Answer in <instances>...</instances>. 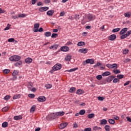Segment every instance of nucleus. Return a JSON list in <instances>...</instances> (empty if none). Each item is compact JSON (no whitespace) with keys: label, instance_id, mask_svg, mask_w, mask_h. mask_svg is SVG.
<instances>
[{"label":"nucleus","instance_id":"nucleus-11","mask_svg":"<svg viewBox=\"0 0 131 131\" xmlns=\"http://www.w3.org/2000/svg\"><path fill=\"white\" fill-rule=\"evenodd\" d=\"M50 8L48 7H40L39 9V12H46V11H48Z\"/></svg>","mask_w":131,"mask_h":131},{"label":"nucleus","instance_id":"nucleus-26","mask_svg":"<svg viewBox=\"0 0 131 131\" xmlns=\"http://www.w3.org/2000/svg\"><path fill=\"white\" fill-rule=\"evenodd\" d=\"M21 65H22V61L21 60L18 61L15 64L16 67H19V66H21Z\"/></svg>","mask_w":131,"mask_h":131},{"label":"nucleus","instance_id":"nucleus-63","mask_svg":"<svg viewBox=\"0 0 131 131\" xmlns=\"http://www.w3.org/2000/svg\"><path fill=\"white\" fill-rule=\"evenodd\" d=\"M4 13H6V10H3L2 8H0V14H3Z\"/></svg>","mask_w":131,"mask_h":131},{"label":"nucleus","instance_id":"nucleus-50","mask_svg":"<svg viewBox=\"0 0 131 131\" xmlns=\"http://www.w3.org/2000/svg\"><path fill=\"white\" fill-rule=\"evenodd\" d=\"M119 30H120V28L114 29L112 30V32H118V31H119Z\"/></svg>","mask_w":131,"mask_h":131},{"label":"nucleus","instance_id":"nucleus-13","mask_svg":"<svg viewBox=\"0 0 131 131\" xmlns=\"http://www.w3.org/2000/svg\"><path fill=\"white\" fill-rule=\"evenodd\" d=\"M114 78H115V76H110L107 78L106 80L107 82H111Z\"/></svg>","mask_w":131,"mask_h":131},{"label":"nucleus","instance_id":"nucleus-4","mask_svg":"<svg viewBox=\"0 0 131 131\" xmlns=\"http://www.w3.org/2000/svg\"><path fill=\"white\" fill-rule=\"evenodd\" d=\"M106 67L107 68H109L110 69H117V63H114L113 64H111L110 63H107L106 64Z\"/></svg>","mask_w":131,"mask_h":131},{"label":"nucleus","instance_id":"nucleus-5","mask_svg":"<svg viewBox=\"0 0 131 131\" xmlns=\"http://www.w3.org/2000/svg\"><path fill=\"white\" fill-rule=\"evenodd\" d=\"M62 68V64L60 63L56 64L53 68L52 69L54 71H57V70H60Z\"/></svg>","mask_w":131,"mask_h":131},{"label":"nucleus","instance_id":"nucleus-15","mask_svg":"<svg viewBox=\"0 0 131 131\" xmlns=\"http://www.w3.org/2000/svg\"><path fill=\"white\" fill-rule=\"evenodd\" d=\"M60 50L62 52H68V51H69V47L67 46H63L61 47Z\"/></svg>","mask_w":131,"mask_h":131},{"label":"nucleus","instance_id":"nucleus-44","mask_svg":"<svg viewBox=\"0 0 131 131\" xmlns=\"http://www.w3.org/2000/svg\"><path fill=\"white\" fill-rule=\"evenodd\" d=\"M117 78H119V79H122L123 77H124V75H118L117 76Z\"/></svg>","mask_w":131,"mask_h":131},{"label":"nucleus","instance_id":"nucleus-56","mask_svg":"<svg viewBox=\"0 0 131 131\" xmlns=\"http://www.w3.org/2000/svg\"><path fill=\"white\" fill-rule=\"evenodd\" d=\"M75 19H76V20H79V14H76L75 15Z\"/></svg>","mask_w":131,"mask_h":131},{"label":"nucleus","instance_id":"nucleus-38","mask_svg":"<svg viewBox=\"0 0 131 131\" xmlns=\"http://www.w3.org/2000/svg\"><path fill=\"white\" fill-rule=\"evenodd\" d=\"M104 129H105V131H110V126L108 125H106L104 126Z\"/></svg>","mask_w":131,"mask_h":131},{"label":"nucleus","instance_id":"nucleus-37","mask_svg":"<svg viewBox=\"0 0 131 131\" xmlns=\"http://www.w3.org/2000/svg\"><path fill=\"white\" fill-rule=\"evenodd\" d=\"M79 114L80 115H84V114H85V110H80L79 112Z\"/></svg>","mask_w":131,"mask_h":131},{"label":"nucleus","instance_id":"nucleus-55","mask_svg":"<svg viewBox=\"0 0 131 131\" xmlns=\"http://www.w3.org/2000/svg\"><path fill=\"white\" fill-rule=\"evenodd\" d=\"M75 70H77V68L71 69L70 70L67 71H68V72H73V71H75Z\"/></svg>","mask_w":131,"mask_h":131},{"label":"nucleus","instance_id":"nucleus-49","mask_svg":"<svg viewBox=\"0 0 131 131\" xmlns=\"http://www.w3.org/2000/svg\"><path fill=\"white\" fill-rule=\"evenodd\" d=\"M24 17H26V15H25V14H18V18H24Z\"/></svg>","mask_w":131,"mask_h":131},{"label":"nucleus","instance_id":"nucleus-8","mask_svg":"<svg viewBox=\"0 0 131 131\" xmlns=\"http://www.w3.org/2000/svg\"><path fill=\"white\" fill-rule=\"evenodd\" d=\"M48 117H50L52 119H56V118H58V115H57V113L51 114L48 115Z\"/></svg>","mask_w":131,"mask_h":131},{"label":"nucleus","instance_id":"nucleus-32","mask_svg":"<svg viewBox=\"0 0 131 131\" xmlns=\"http://www.w3.org/2000/svg\"><path fill=\"white\" fill-rule=\"evenodd\" d=\"M99 66H102V63L97 62V63L93 66V67L94 68H97V67H99Z\"/></svg>","mask_w":131,"mask_h":131},{"label":"nucleus","instance_id":"nucleus-19","mask_svg":"<svg viewBox=\"0 0 131 131\" xmlns=\"http://www.w3.org/2000/svg\"><path fill=\"white\" fill-rule=\"evenodd\" d=\"M100 124L101 125L107 124V120L105 119L100 120Z\"/></svg>","mask_w":131,"mask_h":131},{"label":"nucleus","instance_id":"nucleus-54","mask_svg":"<svg viewBox=\"0 0 131 131\" xmlns=\"http://www.w3.org/2000/svg\"><path fill=\"white\" fill-rule=\"evenodd\" d=\"M126 37H127L126 34L122 35L120 36L121 39H124V38H126Z\"/></svg>","mask_w":131,"mask_h":131},{"label":"nucleus","instance_id":"nucleus-39","mask_svg":"<svg viewBox=\"0 0 131 131\" xmlns=\"http://www.w3.org/2000/svg\"><path fill=\"white\" fill-rule=\"evenodd\" d=\"M35 108H36V106L33 105L32 107L31 108L30 112H34V111H35Z\"/></svg>","mask_w":131,"mask_h":131},{"label":"nucleus","instance_id":"nucleus-20","mask_svg":"<svg viewBox=\"0 0 131 131\" xmlns=\"http://www.w3.org/2000/svg\"><path fill=\"white\" fill-rule=\"evenodd\" d=\"M77 46H78V47H83V46H85V42L83 41H79L78 42Z\"/></svg>","mask_w":131,"mask_h":131},{"label":"nucleus","instance_id":"nucleus-2","mask_svg":"<svg viewBox=\"0 0 131 131\" xmlns=\"http://www.w3.org/2000/svg\"><path fill=\"white\" fill-rule=\"evenodd\" d=\"M9 60L11 62H17V61H20L21 60V57L17 55L12 56L9 58Z\"/></svg>","mask_w":131,"mask_h":131},{"label":"nucleus","instance_id":"nucleus-48","mask_svg":"<svg viewBox=\"0 0 131 131\" xmlns=\"http://www.w3.org/2000/svg\"><path fill=\"white\" fill-rule=\"evenodd\" d=\"M96 78L97 79H98V80H101V79L102 78H103V76H102V75H98L96 76Z\"/></svg>","mask_w":131,"mask_h":131},{"label":"nucleus","instance_id":"nucleus-6","mask_svg":"<svg viewBox=\"0 0 131 131\" xmlns=\"http://www.w3.org/2000/svg\"><path fill=\"white\" fill-rule=\"evenodd\" d=\"M28 89L31 91V92H36V89L35 88H33V83L30 82L29 83L28 85Z\"/></svg>","mask_w":131,"mask_h":131},{"label":"nucleus","instance_id":"nucleus-9","mask_svg":"<svg viewBox=\"0 0 131 131\" xmlns=\"http://www.w3.org/2000/svg\"><path fill=\"white\" fill-rule=\"evenodd\" d=\"M47 98L45 96H40L37 98V101L40 102H45Z\"/></svg>","mask_w":131,"mask_h":131},{"label":"nucleus","instance_id":"nucleus-57","mask_svg":"<svg viewBox=\"0 0 131 131\" xmlns=\"http://www.w3.org/2000/svg\"><path fill=\"white\" fill-rule=\"evenodd\" d=\"M125 34H126V36L127 37V36H129V35H130V34H131V31L130 30V31L127 32V33Z\"/></svg>","mask_w":131,"mask_h":131},{"label":"nucleus","instance_id":"nucleus-36","mask_svg":"<svg viewBox=\"0 0 131 131\" xmlns=\"http://www.w3.org/2000/svg\"><path fill=\"white\" fill-rule=\"evenodd\" d=\"M10 70L9 69H5L4 70L3 72L4 74H8L10 72Z\"/></svg>","mask_w":131,"mask_h":131},{"label":"nucleus","instance_id":"nucleus-47","mask_svg":"<svg viewBox=\"0 0 131 131\" xmlns=\"http://www.w3.org/2000/svg\"><path fill=\"white\" fill-rule=\"evenodd\" d=\"M28 97H29V98H32V99H33L35 97V95H34L33 94H29L28 95Z\"/></svg>","mask_w":131,"mask_h":131},{"label":"nucleus","instance_id":"nucleus-60","mask_svg":"<svg viewBox=\"0 0 131 131\" xmlns=\"http://www.w3.org/2000/svg\"><path fill=\"white\" fill-rule=\"evenodd\" d=\"M99 101H104V97L99 96L98 97Z\"/></svg>","mask_w":131,"mask_h":131},{"label":"nucleus","instance_id":"nucleus-61","mask_svg":"<svg viewBox=\"0 0 131 131\" xmlns=\"http://www.w3.org/2000/svg\"><path fill=\"white\" fill-rule=\"evenodd\" d=\"M84 131H92V128L91 127L86 128L84 129Z\"/></svg>","mask_w":131,"mask_h":131},{"label":"nucleus","instance_id":"nucleus-27","mask_svg":"<svg viewBox=\"0 0 131 131\" xmlns=\"http://www.w3.org/2000/svg\"><path fill=\"white\" fill-rule=\"evenodd\" d=\"M57 116H63L65 114L64 112H58L56 113Z\"/></svg>","mask_w":131,"mask_h":131},{"label":"nucleus","instance_id":"nucleus-33","mask_svg":"<svg viewBox=\"0 0 131 131\" xmlns=\"http://www.w3.org/2000/svg\"><path fill=\"white\" fill-rule=\"evenodd\" d=\"M8 122H4L2 123V127L4 128L8 127Z\"/></svg>","mask_w":131,"mask_h":131},{"label":"nucleus","instance_id":"nucleus-52","mask_svg":"<svg viewBox=\"0 0 131 131\" xmlns=\"http://www.w3.org/2000/svg\"><path fill=\"white\" fill-rule=\"evenodd\" d=\"M10 27H11V25H10V24H8L7 25V27H6L5 29L4 30H9V29H10Z\"/></svg>","mask_w":131,"mask_h":131},{"label":"nucleus","instance_id":"nucleus-40","mask_svg":"<svg viewBox=\"0 0 131 131\" xmlns=\"http://www.w3.org/2000/svg\"><path fill=\"white\" fill-rule=\"evenodd\" d=\"M88 118L91 119L93 118V117H95V114H90L88 115Z\"/></svg>","mask_w":131,"mask_h":131},{"label":"nucleus","instance_id":"nucleus-3","mask_svg":"<svg viewBox=\"0 0 131 131\" xmlns=\"http://www.w3.org/2000/svg\"><path fill=\"white\" fill-rule=\"evenodd\" d=\"M82 64L84 66L86 65V64H95V60H94V59H88L83 61Z\"/></svg>","mask_w":131,"mask_h":131},{"label":"nucleus","instance_id":"nucleus-58","mask_svg":"<svg viewBox=\"0 0 131 131\" xmlns=\"http://www.w3.org/2000/svg\"><path fill=\"white\" fill-rule=\"evenodd\" d=\"M11 17L14 20L16 19H18L19 18V16H18L17 15H12Z\"/></svg>","mask_w":131,"mask_h":131},{"label":"nucleus","instance_id":"nucleus-10","mask_svg":"<svg viewBox=\"0 0 131 131\" xmlns=\"http://www.w3.org/2000/svg\"><path fill=\"white\" fill-rule=\"evenodd\" d=\"M67 125H68V123L67 122L61 123L59 125V128L60 129H63V128H65Z\"/></svg>","mask_w":131,"mask_h":131},{"label":"nucleus","instance_id":"nucleus-30","mask_svg":"<svg viewBox=\"0 0 131 131\" xmlns=\"http://www.w3.org/2000/svg\"><path fill=\"white\" fill-rule=\"evenodd\" d=\"M22 119V116H16L14 117V119L15 120H19L20 119Z\"/></svg>","mask_w":131,"mask_h":131},{"label":"nucleus","instance_id":"nucleus-16","mask_svg":"<svg viewBox=\"0 0 131 131\" xmlns=\"http://www.w3.org/2000/svg\"><path fill=\"white\" fill-rule=\"evenodd\" d=\"M127 31V28H125L122 29L120 32V35H122V34H124Z\"/></svg>","mask_w":131,"mask_h":131},{"label":"nucleus","instance_id":"nucleus-31","mask_svg":"<svg viewBox=\"0 0 131 131\" xmlns=\"http://www.w3.org/2000/svg\"><path fill=\"white\" fill-rule=\"evenodd\" d=\"M93 130L97 131V130H100V129H102V128L95 126L93 127Z\"/></svg>","mask_w":131,"mask_h":131},{"label":"nucleus","instance_id":"nucleus-53","mask_svg":"<svg viewBox=\"0 0 131 131\" xmlns=\"http://www.w3.org/2000/svg\"><path fill=\"white\" fill-rule=\"evenodd\" d=\"M114 73H115V74H118L120 73V70H114Z\"/></svg>","mask_w":131,"mask_h":131},{"label":"nucleus","instance_id":"nucleus-59","mask_svg":"<svg viewBox=\"0 0 131 131\" xmlns=\"http://www.w3.org/2000/svg\"><path fill=\"white\" fill-rule=\"evenodd\" d=\"M14 41V39L13 38H9L8 40V41L9 42H13V41Z\"/></svg>","mask_w":131,"mask_h":131},{"label":"nucleus","instance_id":"nucleus-17","mask_svg":"<svg viewBox=\"0 0 131 131\" xmlns=\"http://www.w3.org/2000/svg\"><path fill=\"white\" fill-rule=\"evenodd\" d=\"M54 11L53 10H49L47 12L48 16H53L54 15Z\"/></svg>","mask_w":131,"mask_h":131},{"label":"nucleus","instance_id":"nucleus-24","mask_svg":"<svg viewBox=\"0 0 131 131\" xmlns=\"http://www.w3.org/2000/svg\"><path fill=\"white\" fill-rule=\"evenodd\" d=\"M124 16H125V17L126 18H130V16H131V13L130 12H126V13H125L124 14Z\"/></svg>","mask_w":131,"mask_h":131},{"label":"nucleus","instance_id":"nucleus-51","mask_svg":"<svg viewBox=\"0 0 131 131\" xmlns=\"http://www.w3.org/2000/svg\"><path fill=\"white\" fill-rule=\"evenodd\" d=\"M45 88H46L47 89H51L52 88V85L50 84H46L45 85Z\"/></svg>","mask_w":131,"mask_h":131},{"label":"nucleus","instance_id":"nucleus-28","mask_svg":"<svg viewBox=\"0 0 131 131\" xmlns=\"http://www.w3.org/2000/svg\"><path fill=\"white\" fill-rule=\"evenodd\" d=\"M9 109H10V107L9 106H7L2 108V111H3V112H7V111H8V110H9Z\"/></svg>","mask_w":131,"mask_h":131},{"label":"nucleus","instance_id":"nucleus-45","mask_svg":"<svg viewBox=\"0 0 131 131\" xmlns=\"http://www.w3.org/2000/svg\"><path fill=\"white\" fill-rule=\"evenodd\" d=\"M128 49H125L123 51V55H126L127 54H128Z\"/></svg>","mask_w":131,"mask_h":131},{"label":"nucleus","instance_id":"nucleus-22","mask_svg":"<svg viewBox=\"0 0 131 131\" xmlns=\"http://www.w3.org/2000/svg\"><path fill=\"white\" fill-rule=\"evenodd\" d=\"M84 93V91H83L81 89H79L76 92L77 95H82V94H83Z\"/></svg>","mask_w":131,"mask_h":131},{"label":"nucleus","instance_id":"nucleus-35","mask_svg":"<svg viewBox=\"0 0 131 131\" xmlns=\"http://www.w3.org/2000/svg\"><path fill=\"white\" fill-rule=\"evenodd\" d=\"M76 90V88L74 87H72L70 89L69 92L72 93H73V92H75Z\"/></svg>","mask_w":131,"mask_h":131},{"label":"nucleus","instance_id":"nucleus-42","mask_svg":"<svg viewBox=\"0 0 131 131\" xmlns=\"http://www.w3.org/2000/svg\"><path fill=\"white\" fill-rule=\"evenodd\" d=\"M4 100H5L6 101H8V100H10V99H11V96L10 95H7L5 97H4Z\"/></svg>","mask_w":131,"mask_h":131},{"label":"nucleus","instance_id":"nucleus-18","mask_svg":"<svg viewBox=\"0 0 131 131\" xmlns=\"http://www.w3.org/2000/svg\"><path fill=\"white\" fill-rule=\"evenodd\" d=\"M25 62H26L27 64H30V63H31V62H32V59L31 58L28 57V58H27L26 59Z\"/></svg>","mask_w":131,"mask_h":131},{"label":"nucleus","instance_id":"nucleus-34","mask_svg":"<svg viewBox=\"0 0 131 131\" xmlns=\"http://www.w3.org/2000/svg\"><path fill=\"white\" fill-rule=\"evenodd\" d=\"M108 122L110 123V124H114V123H115V120L112 119H109Z\"/></svg>","mask_w":131,"mask_h":131},{"label":"nucleus","instance_id":"nucleus-23","mask_svg":"<svg viewBox=\"0 0 131 131\" xmlns=\"http://www.w3.org/2000/svg\"><path fill=\"white\" fill-rule=\"evenodd\" d=\"M72 57V56L70 55H67V56L66 57V60L68 61L69 62V61H70L71 60V58Z\"/></svg>","mask_w":131,"mask_h":131},{"label":"nucleus","instance_id":"nucleus-29","mask_svg":"<svg viewBox=\"0 0 131 131\" xmlns=\"http://www.w3.org/2000/svg\"><path fill=\"white\" fill-rule=\"evenodd\" d=\"M21 97V95L20 94H16L13 96V100H16V99H19V98Z\"/></svg>","mask_w":131,"mask_h":131},{"label":"nucleus","instance_id":"nucleus-64","mask_svg":"<svg viewBox=\"0 0 131 131\" xmlns=\"http://www.w3.org/2000/svg\"><path fill=\"white\" fill-rule=\"evenodd\" d=\"M127 121H129V122H131V118H129V117H126Z\"/></svg>","mask_w":131,"mask_h":131},{"label":"nucleus","instance_id":"nucleus-1","mask_svg":"<svg viewBox=\"0 0 131 131\" xmlns=\"http://www.w3.org/2000/svg\"><path fill=\"white\" fill-rule=\"evenodd\" d=\"M96 19V15L93 14H85L83 17V19L81 21V24L82 25H84L85 23L87 22H91V21H93Z\"/></svg>","mask_w":131,"mask_h":131},{"label":"nucleus","instance_id":"nucleus-14","mask_svg":"<svg viewBox=\"0 0 131 131\" xmlns=\"http://www.w3.org/2000/svg\"><path fill=\"white\" fill-rule=\"evenodd\" d=\"M88 51H89L88 49L82 48L79 49L78 52L79 53H83V54H86V53H88Z\"/></svg>","mask_w":131,"mask_h":131},{"label":"nucleus","instance_id":"nucleus-43","mask_svg":"<svg viewBox=\"0 0 131 131\" xmlns=\"http://www.w3.org/2000/svg\"><path fill=\"white\" fill-rule=\"evenodd\" d=\"M52 38H56V37H58V34L57 33H53L51 36Z\"/></svg>","mask_w":131,"mask_h":131},{"label":"nucleus","instance_id":"nucleus-25","mask_svg":"<svg viewBox=\"0 0 131 131\" xmlns=\"http://www.w3.org/2000/svg\"><path fill=\"white\" fill-rule=\"evenodd\" d=\"M44 35L46 37H49L52 35V33H51V32H46L45 33Z\"/></svg>","mask_w":131,"mask_h":131},{"label":"nucleus","instance_id":"nucleus-62","mask_svg":"<svg viewBox=\"0 0 131 131\" xmlns=\"http://www.w3.org/2000/svg\"><path fill=\"white\" fill-rule=\"evenodd\" d=\"M129 83H130V81H128L124 84V86H125L126 85H128V84H129Z\"/></svg>","mask_w":131,"mask_h":131},{"label":"nucleus","instance_id":"nucleus-7","mask_svg":"<svg viewBox=\"0 0 131 131\" xmlns=\"http://www.w3.org/2000/svg\"><path fill=\"white\" fill-rule=\"evenodd\" d=\"M19 74V72L18 71H14L12 73V80H16L17 79V75Z\"/></svg>","mask_w":131,"mask_h":131},{"label":"nucleus","instance_id":"nucleus-41","mask_svg":"<svg viewBox=\"0 0 131 131\" xmlns=\"http://www.w3.org/2000/svg\"><path fill=\"white\" fill-rule=\"evenodd\" d=\"M34 27L35 29H38L39 28V23L35 24Z\"/></svg>","mask_w":131,"mask_h":131},{"label":"nucleus","instance_id":"nucleus-21","mask_svg":"<svg viewBox=\"0 0 131 131\" xmlns=\"http://www.w3.org/2000/svg\"><path fill=\"white\" fill-rule=\"evenodd\" d=\"M111 75V73H110V72H105L103 73L102 74V76H109V75Z\"/></svg>","mask_w":131,"mask_h":131},{"label":"nucleus","instance_id":"nucleus-12","mask_svg":"<svg viewBox=\"0 0 131 131\" xmlns=\"http://www.w3.org/2000/svg\"><path fill=\"white\" fill-rule=\"evenodd\" d=\"M115 39H116V35L115 34H112L108 36L109 40L113 41L115 40Z\"/></svg>","mask_w":131,"mask_h":131},{"label":"nucleus","instance_id":"nucleus-46","mask_svg":"<svg viewBox=\"0 0 131 131\" xmlns=\"http://www.w3.org/2000/svg\"><path fill=\"white\" fill-rule=\"evenodd\" d=\"M113 82H114V83L119 82V79H118V78H114V80H113Z\"/></svg>","mask_w":131,"mask_h":131}]
</instances>
